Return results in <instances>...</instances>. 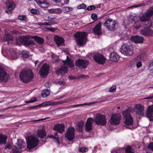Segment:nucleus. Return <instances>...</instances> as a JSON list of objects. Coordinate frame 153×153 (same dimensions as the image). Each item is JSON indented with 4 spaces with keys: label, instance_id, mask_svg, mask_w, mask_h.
Returning <instances> with one entry per match:
<instances>
[{
    "label": "nucleus",
    "instance_id": "33",
    "mask_svg": "<svg viewBox=\"0 0 153 153\" xmlns=\"http://www.w3.org/2000/svg\"><path fill=\"white\" fill-rule=\"evenodd\" d=\"M41 94L42 97L45 98L47 97L50 94V92L48 89H45L44 90L42 91Z\"/></svg>",
    "mask_w": 153,
    "mask_h": 153
},
{
    "label": "nucleus",
    "instance_id": "13",
    "mask_svg": "<svg viewBox=\"0 0 153 153\" xmlns=\"http://www.w3.org/2000/svg\"><path fill=\"white\" fill-rule=\"evenodd\" d=\"M9 78V75L7 74L5 70L0 66V81L7 82Z\"/></svg>",
    "mask_w": 153,
    "mask_h": 153
},
{
    "label": "nucleus",
    "instance_id": "47",
    "mask_svg": "<svg viewBox=\"0 0 153 153\" xmlns=\"http://www.w3.org/2000/svg\"><path fill=\"white\" fill-rule=\"evenodd\" d=\"M86 5L84 4H81L79 6H78L77 7V8L78 9H85V8H86Z\"/></svg>",
    "mask_w": 153,
    "mask_h": 153
},
{
    "label": "nucleus",
    "instance_id": "12",
    "mask_svg": "<svg viewBox=\"0 0 153 153\" xmlns=\"http://www.w3.org/2000/svg\"><path fill=\"white\" fill-rule=\"evenodd\" d=\"M16 146L13 148V153H18L19 151L18 149L24 148L26 146V143L22 139L18 140L16 143Z\"/></svg>",
    "mask_w": 153,
    "mask_h": 153
},
{
    "label": "nucleus",
    "instance_id": "52",
    "mask_svg": "<svg viewBox=\"0 0 153 153\" xmlns=\"http://www.w3.org/2000/svg\"><path fill=\"white\" fill-rule=\"evenodd\" d=\"M91 17L93 20H97V15L94 13H92L91 15Z\"/></svg>",
    "mask_w": 153,
    "mask_h": 153
},
{
    "label": "nucleus",
    "instance_id": "46",
    "mask_svg": "<svg viewBox=\"0 0 153 153\" xmlns=\"http://www.w3.org/2000/svg\"><path fill=\"white\" fill-rule=\"evenodd\" d=\"M96 8V7L94 5H91L88 6L86 8V10H91L95 9Z\"/></svg>",
    "mask_w": 153,
    "mask_h": 153
},
{
    "label": "nucleus",
    "instance_id": "50",
    "mask_svg": "<svg viewBox=\"0 0 153 153\" xmlns=\"http://www.w3.org/2000/svg\"><path fill=\"white\" fill-rule=\"evenodd\" d=\"M84 125V123L82 122H80L78 123L77 124L78 126L80 128L81 130L82 129V127Z\"/></svg>",
    "mask_w": 153,
    "mask_h": 153
},
{
    "label": "nucleus",
    "instance_id": "9",
    "mask_svg": "<svg viewBox=\"0 0 153 153\" xmlns=\"http://www.w3.org/2000/svg\"><path fill=\"white\" fill-rule=\"evenodd\" d=\"M153 14V6L148 9L145 14L143 15L140 18V21L143 22H145V24L147 23L150 17Z\"/></svg>",
    "mask_w": 153,
    "mask_h": 153
},
{
    "label": "nucleus",
    "instance_id": "49",
    "mask_svg": "<svg viewBox=\"0 0 153 153\" xmlns=\"http://www.w3.org/2000/svg\"><path fill=\"white\" fill-rule=\"evenodd\" d=\"M56 83L60 85H64L65 84V82L63 81H57L56 82Z\"/></svg>",
    "mask_w": 153,
    "mask_h": 153
},
{
    "label": "nucleus",
    "instance_id": "45",
    "mask_svg": "<svg viewBox=\"0 0 153 153\" xmlns=\"http://www.w3.org/2000/svg\"><path fill=\"white\" fill-rule=\"evenodd\" d=\"M116 87L115 85H113L109 89V91L110 92H114L116 91Z\"/></svg>",
    "mask_w": 153,
    "mask_h": 153
},
{
    "label": "nucleus",
    "instance_id": "38",
    "mask_svg": "<svg viewBox=\"0 0 153 153\" xmlns=\"http://www.w3.org/2000/svg\"><path fill=\"white\" fill-rule=\"evenodd\" d=\"M136 63V59H134L131 60L129 63V65L130 67L135 66Z\"/></svg>",
    "mask_w": 153,
    "mask_h": 153
},
{
    "label": "nucleus",
    "instance_id": "34",
    "mask_svg": "<svg viewBox=\"0 0 153 153\" xmlns=\"http://www.w3.org/2000/svg\"><path fill=\"white\" fill-rule=\"evenodd\" d=\"M73 10V8L72 7L67 6L64 7H62V10L65 13H67L72 11Z\"/></svg>",
    "mask_w": 153,
    "mask_h": 153
},
{
    "label": "nucleus",
    "instance_id": "64",
    "mask_svg": "<svg viewBox=\"0 0 153 153\" xmlns=\"http://www.w3.org/2000/svg\"><path fill=\"white\" fill-rule=\"evenodd\" d=\"M153 98V95H150L149 97L145 98L144 99V100L147 99H151Z\"/></svg>",
    "mask_w": 153,
    "mask_h": 153
},
{
    "label": "nucleus",
    "instance_id": "61",
    "mask_svg": "<svg viewBox=\"0 0 153 153\" xmlns=\"http://www.w3.org/2000/svg\"><path fill=\"white\" fill-rule=\"evenodd\" d=\"M51 137H52L53 138L55 139L56 140V143H59V138L58 137H54V136L53 135H52Z\"/></svg>",
    "mask_w": 153,
    "mask_h": 153
},
{
    "label": "nucleus",
    "instance_id": "7",
    "mask_svg": "<svg viewBox=\"0 0 153 153\" xmlns=\"http://www.w3.org/2000/svg\"><path fill=\"white\" fill-rule=\"evenodd\" d=\"M120 52L125 55L129 56L133 53V48L132 46L125 43L122 45Z\"/></svg>",
    "mask_w": 153,
    "mask_h": 153
},
{
    "label": "nucleus",
    "instance_id": "5",
    "mask_svg": "<svg viewBox=\"0 0 153 153\" xmlns=\"http://www.w3.org/2000/svg\"><path fill=\"white\" fill-rule=\"evenodd\" d=\"M16 43L17 45H23L26 47L34 45V42L32 40L29 39L26 36H23L16 38Z\"/></svg>",
    "mask_w": 153,
    "mask_h": 153
},
{
    "label": "nucleus",
    "instance_id": "31",
    "mask_svg": "<svg viewBox=\"0 0 153 153\" xmlns=\"http://www.w3.org/2000/svg\"><path fill=\"white\" fill-rule=\"evenodd\" d=\"M33 38L37 43L39 45H42L44 42V40L42 37L38 36H35L33 37Z\"/></svg>",
    "mask_w": 153,
    "mask_h": 153
},
{
    "label": "nucleus",
    "instance_id": "29",
    "mask_svg": "<svg viewBox=\"0 0 153 153\" xmlns=\"http://www.w3.org/2000/svg\"><path fill=\"white\" fill-rule=\"evenodd\" d=\"M110 59L113 62H117L119 59V56L115 52H112L110 54Z\"/></svg>",
    "mask_w": 153,
    "mask_h": 153
},
{
    "label": "nucleus",
    "instance_id": "19",
    "mask_svg": "<svg viewBox=\"0 0 153 153\" xmlns=\"http://www.w3.org/2000/svg\"><path fill=\"white\" fill-rule=\"evenodd\" d=\"M140 33L144 36H150L153 35V31L150 28L146 27L140 31Z\"/></svg>",
    "mask_w": 153,
    "mask_h": 153
},
{
    "label": "nucleus",
    "instance_id": "2",
    "mask_svg": "<svg viewBox=\"0 0 153 153\" xmlns=\"http://www.w3.org/2000/svg\"><path fill=\"white\" fill-rule=\"evenodd\" d=\"M33 73L30 69L23 70L21 72L20 77L24 82L31 81L33 78Z\"/></svg>",
    "mask_w": 153,
    "mask_h": 153
},
{
    "label": "nucleus",
    "instance_id": "1",
    "mask_svg": "<svg viewBox=\"0 0 153 153\" xmlns=\"http://www.w3.org/2000/svg\"><path fill=\"white\" fill-rule=\"evenodd\" d=\"M62 62L64 65L56 72L58 75H62L67 73L68 67L66 65L70 68L73 67L74 65L73 60L69 58L68 56H67L66 60H63Z\"/></svg>",
    "mask_w": 153,
    "mask_h": 153
},
{
    "label": "nucleus",
    "instance_id": "22",
    "mask_svg": "<svg viewBox=\"0 0 153 153\" xmlns=\"http://www.w3.org/2000/svg\"><path fill=\"white\" fill-rule=\"evenodd\" d=\"M65 127L64 124H57L54 126L53 129L60 133H62L65 131Z\"/></svg>",
    "mask_w": 153,
    "mask_h": 153
},
{
    "label": "nucleus",
    "instance_id": "24",
    "mask_svg": "<svg viewBox=\"0 0 153 153\" xmlns=\"http://www.w3.org/2000/svg\"><path fill=\"white\" fill-rule=\"evenodd\" d=\"M8 57L12 59H14L18 58V53L16 51L13 49H11L9 51Z\"/></svg>",
    "mask_w": 153,
    "mask_h": 153
},
{
    "label": "nucleus",
    "instance_id": "11",
    "mask_svg": "<svg viewBox=\"0 0 153 153\" xmlns=\"http://www.w3.org/2000/svg\"><path fill=\"white\" fill-rule=\"evenodd\" d=\"M121 116L119 114H113L112 115L110 119L111 124L117 125L121 122Z\"/></svg>",
    "mask_w": 153,
    "mask_h": 153
},
{
    "label": "nucleus",
    "instance_id": "39",
    "mask_svg": "<svg viewBox=\"0 0 153 153\" xmlns=\"http://www.w3.org/2000/svg\"><path fill=\"white\" fill-rule=\"evenodd\" d=\"M22 56L23 58L27 57L29 55L28 52L25 51H23L22 52Z\"/></svg>",
    "mask_w": 153,
    "mask_h": 153
},
{
    "label": "nucleus",
    "instance_id": "27",
    "mask_svg": "<svg viewBox=\"0 0 153 153\" xmlns=\"http://www.w3.org/2000/svg\"><path fill=\"white\" fill-rule=\"evenodd\" d=\"M13 37L10 34L5 35L4 38V41H7L8 44H11L13 42Z\"/></svg>",
    "mask_w": 153,
    "mask_h": 153
},
{
    "label": "nucleus",
    "instance_id": "58",
    "mask_svg": "<svg viewBox=\"0 0 153 153\" xmlns=\"http://www.w3.org/2000/svg\"><path fill=\"white\" fill-rule=\"evenodd\" d=\"M12 146V144L11 143H7V145L5 146V149H10Z\"/></svg>",
    "mask_w": 153,
    "mask_h": 153
},
{
    "label": "nucleus",
    "instance_id": "14",
    "mask_svg": "<svg viewBox=\"0 0 153 153\" xmlns=\"http://www.w3.org/2000/svg\"><path fill=\"white\" fill-rule=\"evenodd\" d=\"M75 129L73 127H69L68 128L67 132L65 134V137L69 141H71L74 137Z\"/></svg>",
    "mask_w": 153,
    "mask_h": 153
},
{
    "label": "nucleus",
    "instance_id": "18",
    "mask_svg": "<svg viewBox=\"0 0 153 153\" xmlns=\"http://www.w3.org/2000/svg\"><path fill=\"white\" fill-rule=\"evenodd\" d=\"M134 110L138 115H143L144 114V107L140 104L135 105L134 107Z\"/></svg>",
    "mask_w": 153,
    "mask_h": 153
},
{
    "label": "nucleus",
    "instance_id": "40",
    "mask_svg": "<svg viewBox=\"0 0 153 153\" xmlns=\"http://www.w3.org/2000/svg\"><path fill=\"white\" fill-rule=\"evenodd\" d=\"M18 19L21 21H27V17L25 15H19L18 16Z\"/></svg>",
    "mask_w": 153,
    "mask_h": 153
},
{
    "label": "nucleus",
    "instance_id": "6",
    "mask_svg": "<svg viewBox=\"0 0 153 153\" xmlns=\"http://www.w3.org/2000/svg\"><path fill=\"white\" fill-rule=\"evenodd\" d=\"M93 120L98 125L104 126L107 123V119L105 115L99 113L96 114Z\"/></svg>",
    "mask_w": 153,
    "mask_h": 153
},
{
    "label": "nucleus",
    "instance_id": "36",
    "mask_svg": "<svg viewBox=\"0 0 153 153\" xmlns=\"http://www.w3.org/2000/svg\"><path fill=\"white\" fill-rule=\"evenodd\" d=\"M53 24V23L50 22H46L44 23L38 22L37 23V25L40 26L43 25H51Z\"/></svg>",
    "mask_w": 153,
    "mask_h": 153
},
{
    "label": "nucleus",
    "instance_id": "56",
    "mask_svg": "<svg viewBox=\"0 0 153 153\" xmlns=\"http://www.w3.org/2000/svg\"><path fill=\"white\" fill-rule=\"evenodd\" d=\"M40 106V105H38L34 106H30L28 107V109H35Z\"/></svg>",
    "mask_w": 153,
    "mask_h": 153
},
{
    "label": "nucleus",
    "instance_id": "59",
    "mask_svg": "<svg viewBox=\"0 0 153 153\" xmlns=\"http://www.w3.org/2000/svg\"><path fill=\"white\" fill-rule=\"evenodd\" d=\"M48 11L50 13H55V9H51L48 10Z\"/></svg>",
    "mask_w": 153,
    "mask_h": 153
},
{
    "label": "nucleus",
    "instance_id": "15",
    "mask_svg": "<svg viewBox=\"0 0 153 153\" xmlns=\"http://www.w3.org/2000/svg\"><path fill=\"white\" fill-rule=\"evenodd\" d=\"M94 60L97 63L103 64L105 62L106 59L102 54L100 53H96L94 55Z\"/></svg>",
    "mask_w": 153,
    "mask_h": 153
},
{
    "label": "nucleus",
    "instance_id": "35",
    "mask_svg": "<svg viewBox=\"0 0 153 153\" xmlns=\"http://www.w3.org/2000/svg\"><path fill=\"white\" fill-rule=\"evenodd\" d=\"M149 69L150 70V74L153 76V61L149 63Z\"/></svg>",
    "mask_w": 153,
    "mask_h": 153
},
{
    "label": "nucleus",
    "instance_id": "60",
    "mask_svg": "<svg viewBox=\"0 0 153 153\" xmlns=\"http://www.w3.org/2000/svg\"><path fill=\"white\" fill-rule=\"evenodd\" d=\"M148 148H150L152 150H153V143H150L148 146Z\"/></svg>",
    "mask_w": 153,
    "mask_h": 153
},
{
    "label": "nucleus",
    "instance_id": "62",
    "mask_svg": "<svg viewBox=\"0 0 153 153\" xmlns=\"http://www.w3.org/2000/svg\"><path fill=\"white\" fill-rule=\"evenodd\" d=\"M37 101V100H36L35 98V100H30V101H25V102L26 103H32L35 102H36Z\"/></svg>",
    "mask_w": 153,
    "mask_h": 153
},
{
    "label": "nucleus",
    "instance_id": "10",
    "mask_svg": "<svg viewBox=\"0 0 153 153\" xmlns=\"http://www.w3.org/2000/svg\"><path fill=\"white\" fill-rule=\"evenodd\" d=\"M123 114L126 119L125 124L127 126L132 125L133 123V118L129 110H126L123 111Z\"/></svg>",
    "mask_w": 153,
    "mask_h": 153
},
{
    "label": "nucleus",
    "instance_id": "25",
    "mask_svg": "<svg viewBox=\"0 0 153 153\" xmlns=\"http://www.w3.org/2000/svg\"><path fill=\"white\" fill-rule=\"evenodd\" d=\"M131 39L132 41L136 43H142L144 40V38L143 37L138 35L132 36Z\"/></svg>",
    "mask_w": 153,
    "mask_h": 153
},
{
    "label": "nucleus",
    "instance_id": "32",
    "mask_svg": "<svg viewBox=\"0 0 153 153\" xmlns=\"http://www.w3.org/2000/svg\"><path fill=\"white\" fill-rule=\"evenodd\" d=\"M7 137L2 134H0V144H5L6 143Z\"/></svg>",
    "mask_w": 153,
    "mask_h": 153
},
{
    "label": "nucleus",
    "instance_id": "23",
    "mask_svg": "<svg viewBox=\"0 0 153 153\" xmlns=\"http://www.w3.org/2000/svg\"><path fill=\"white\" fill-rule=\"evenodd\" d=\"M101 23L99 22L93 29V31L95 34L100 35L102 34L101 30Z\"/></svg>",
    "mask_w": 153,
    "mask_h": 153
},
{
    "label": "nucleus",
    "instance_id": "41",
    "mask_svg": "<svg viewBox=\"0 0 153 153\" xmlns=\"http://www.w3.org/2000/svg\"><path fill=\"white\" fill-rule=\"evenodd\" d=\"M146 53H143L139 55L137 58H139L141 60H143L146 57Z\"/></svg>",
    "mask_w": 153,
    "mask_h": 153
},
{
    "label": "nucleus",
    "instance_id": "20",
    "mask_svg": "<svg viewBox=\"0 0 153 153\" xmlns=\"http://www.w3.org/2000/svg\"><path fill=\"white\" fill-rule=\"evenodd\" d=\"M93 122L92 118H89L87 119L85 125V130L87 132H90L91 130Z\"/></svg>",
    "mask_w": 153,
    "mask_h": 153
},
{
    "label": "nucleus",
    "instance_id": "57",
    "mask_svg": "<svg viewBox=\"0 0 153 153\" xmlns=\"http://www.w3.org/2000/svg\"><path fill=\"white\" fill-rule=\"evenodd\" d=\"M30 11L32 13L34 14H37L38 12L37 10L34 9H31L30 10Z\"/></svg>",
    "mask_w": 153,
    "mask_h": 153
},
{
    "label": "nucleus",
    "instance_id": "53",
    "mask_svg": "<svg viewBox=\"0 0 153 153\" xmlns=\"http://www.w3.org/2000/svg\"><path fill=\"white\" fill-rule=\"evenodd\" d=\"M48 3H41L40 4V6L43 8H45L48 7Z\"/></svg>",
    "mask_w": 153,
    "mask_h": 153
},
{
    "label": "nucleus",
    "instance_id": "8",
    "mask_svg": "<svg viewBox=\"0 0 153 153\" xmlns=\"http://www.w3.org/2000/svg\"><path fill=\"white\" fill-rule=\"evenodd\" d=\"M117 22L111 19H107L104 24V26L110 30L114 31L116 29Z\"/></svg>",
    "mask_w": 153,
    "mask_h": 153
},
{
    "label": "nucleus",
    "instance_id": "42",
    "mask_svg": "<svg viewBox=\"0 0 153 153\" xmlns=\"http://www.w3.org/2000/svg\"><path fill=\"white\" fill-rule=\"evenodd\" d=\"M88 150V148L85 147L81 148L79 149V152H81L83 153L87 152Z\"/></svg>",
    "mask_w": 153,
    "mask_h": 153
},
{
    "label": "nucleus",
    "instance_id": "17",
    "mask_svg": "<svg viewBox=\"0 0 153 153\" xmlns=\"http://www.w3.org/2000/svg\"><path fill=\"white\" fill-rule=\"evenodd\" d=\"M88 61L84 60L82 59H78L76 61V65L81 68H85L88 65Z\"/></svg>",
    "mask_w": 153,
    "mask_h": 153
},
{
    "label": "nucleus",
    "instance_id": "51",
    "mask_svg": "<svg viewBox=\"0 0 153 153\" xmlns=\"http://www.w3.org/2000/svg\"><path fill=\"white\" fill-rule=\"evenodd\" d=\"M62 13V10L60 8L55 9V14H60Z\"/></svg>",
    "mask_w": 153,
    "mask_h": 153
},
{
    "label": "nucleus",
    "instance_id": "3",
    "mask_svg": "<svg viewBox=\"0 0 153 153\" xmlns=\"http://www.w3.org/2000/svg\"><path fill=\"white\" fill-rule=\"evenodd\" d=\"M86 33L83 32H76L74 35L77 44L79 45H81L85 44L86 40Z\"/></svg>",
    "mask_w": 153,
    "mask_h": 153
},
{
    "label": "nucleus",
    "instance_id": "63",
    "mask_svg": "<svg viewBox=\"0 0 153 153\" xmlns=\"http://www.w3.org/2000/svg\"><path fill=\"white\" fill-rule=\"evenodd\" d=\"M48 118H45L44 119H39V120H33L32 121V122H38L39 121H42L43 120H45L48 119Z\"/></svg>",
    "mask_w": 153,
    "mask_h": 153
},
{
    "label": "nucleus",
    "instance_id": "30",
    "mask_svg": "<svg viewBox=\"0 0 153 153\" xmlns=\"http://www.w3.org/2000/svg\"><path fill=\"white\" fill-rule=\"evenodd\" d=\"M37 134L38 136L41 138H43L46 135L45 131L43 129L38 130L37 131Z\"/></svg>",
    "mask_w": 153,
    "mask_h": 153
},
{
    "label": "nucleus",
    "instance_id": "28",
    "mask_svg": "<svg viewBox=\"0 0 153 153\" xmlns=\"http://www.w3.org/2000/svg\"><path fill=\"white\" fill-rule=\"evenodd\" d=\"M15 4L13 1H11L9 3L7 9L6 10V12L10 14L11 13L12 10L15 8Z\"/></svg>",
    "mask_w": 153,
    "mask_h": 153
},
{
    "label": "nucleus",
    "instance_id": "43",
    "mask_svg": "<svg viewBox=\"0 0 153 153\" xmlns=\"http://www.w3.org/2000/svg\"><path fill=\"white\" fill-rule=\"evenodd\" d=\"M146 26L149 28V27L153 28V22L149 21L147 22V23L146 24Z\"/></svg>",
    "mask_w": 153,
    "mask_h": 153
},
{
    "label": "nucleus",
    "instance_id": "37",
    "mask_svg": "<svg viewBox=\"0 0 153 153\" xmlns=\"http://www.w3.org/2000/svg\"><path fill=\"white\" fill-rule=\"evenodd\" d=\"M9 51H8L6 49L2 48V53L3 55L6 57H8L9 54Z\"/></svg>",
    "mask_w": 153,
    "mask_h": 153
},
{
    "label": "nucleus",
    "instance_id": "21",
    "mask_svg": "<svg viewBox=\"0 0 153 153\" xmlns=\"http://www.w3.org/2000/svg\"><path fill=\"white\" fill-rule=\"evenodd\" d=\"M54 40L58 47L64 45V39L62 37L56 36L54 37Z\"/></svg>",
    "mask_w": 153,
    "mask_h": 153
},
{
    "label": "nucleus",
    "instance_id": "4",
    "mask_svg": "<svg viewBox=\"0 0 153 153\" xmlns=\"http://www.w3.org/2000/svg\"><path fill=\"white\" fill-rule=\"evenodd\" d=\"M27 140V148L30 150L33 149L38 144L39 140L37 137L30 136L26 138Z\"/></svg>",
    "mask_w": 153,
    "mask_h": 153
},
{
    "label": "nucleus",
    "instance_id": "48",
    "mask_svg": "<svg viewBox=\"0 0 153 153\" xmlns=\"http://www.w3.org/2000/svg\"><path fill=\"white\" fill-rule=\"evenodd\" d=\"M131 147L129 146H128L126 148L125 151L126 153H129L131 151Z\"/></svg>",
    "mask_w": 153,
    "mask_h": 153
},
{
    "label": "nucleus",
    "instance_id": "16",
    "mask_svg": "<svg viewBox=\"0 0 153 153\" xmlns=\"http://www.w3.org/2000/svg\"><path fill=\"white\" fill-rule=\"evenodd\" d=\"M49 70V68L47 64H44L39 71L41 77L44 78L48 75Z\"/></svg>",
    "mask_w": 153,
    "mask_h": 153
},
{
    "label": "nucleus",
    "instance_id": "26",
    "mask_svg": "<svg viewBox=\"0 0 153 153\" xmlns=\"http://www.w3.org/2000/svg\"><path fill=\"white\" fill-rule=\"evenodd\" d=\"M146 114L147 116L149 118V120L151 121L152 120H151V117H152L153 114V105L148 106Z\"/></svg>",
    "mask_w": 153,
    "mask_h": 153
},
{
    "label": "nucleus",
    "instance_id": "55",
    "mask_svg": "<svg viewBox=\"0 0 153 153\" xmlns=\"http://www.w3.org/2000/svg\"><path fill=\"white\" fill-rule=\"evenodd\" d=\"M136 64L137 67V68H140L142 65V64L141 62H140V61L137 62V60H136Z\"/></svg>",
    "mask_w": 153,
    "mask_h": 153
},
{
    "label": "nucleus",
    "instance_id": "44",
    "mask_svg": "<svg viewBox=\"0 0 153 153\" xmlns=\"http://www.w3.org/2000/svg\"><path fill=\"white\" fill-rule=\"evenodd\" d=\"M145 5L143 4H135L133 6L128 7V9H130L133 7H142L144 6Z\"/></svg>",
    "mask_w": 153,
    "mask_h": 153
},
{
    "label": "nucleus",
    "instance_id": "54",
    "mask_svg": "<svg viewBox=\"0 0 153 153\" xmlns=\"http://www.w3.org/2000/svg\"><path fill=\"white\" fill-rule=\"evenodd\" d=\"M52 57L53 59V62H56L57 61L58 58L56 56V55H53L52 56Z\"/></svg>",
    "mask_w": 153,
    "mask_h": 153
}]
</instances>
